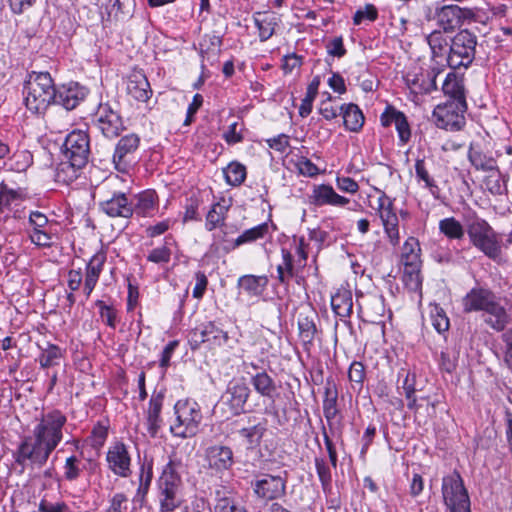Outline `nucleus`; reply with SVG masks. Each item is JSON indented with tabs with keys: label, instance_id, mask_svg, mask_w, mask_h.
Wrapping results in <instances>:
<instances>
[{
	"label": "nucleus",
	"instance_id": "nucleus-3",
	"mask_svg": "<svg viewBox=\"0 0 512 512\" xmlns=\"http://www.w3.org/2000/svg\"><path fill=\"white\" fill-rule=\"evenodd\" d=\"M175 418L170 432L178 438L194 437L200 428L203 415L200 405L193 399H180L174 405Z\"/></svg>",
	"mask_w": 512,
	"mask_h": 512
},
{
	"label": "nucleus",
	"instance_id": "nucleus-47",
	"mask_svg": "<svg viewBox=\"0 0 512 512\" xmlns=\"http://www.w3.org/2000/svg\"><path fill=\"white\" fill-rule=\"evenodd\" d=\"M323 412L328 423L334 420L338 414L337 391L329 382L327 383V386L325 388Z\"/></svg>",
	"mask_w": 512,
	"mask_h": 512
},
{
	"label": "nucleus",
	"instance_id": "nucleus-21",
	"mask_svg": "<svg viewBox=\"0 0 512 512\" xmlns=\"http://www.w3.org/2000/svg\"><path fill=\"white\" fill-rule=\"evenodd\" d=\"M482 317L485 324L497 332L503 331L510 322V315L497 296L492 299L482 312Z\"/></svg>",
	"mask_w": 512,
	"mask_h": 512
},
{
	"label": "nucleus",
	"instance_id": "nucleus-49",
	"mask_svg": "<svg viewBox=\"0 0 512 512\" xmlns=\"http://www.w3.org/2000/svg\"><path fill=\"white\" fill-rule=\"evenodd\" d=\"M297 172L305 177H316L320 174V169L307 157L299 154H294L290 159Z\"/></svg>",
	"mask_w": 512,
	"mask_h": 512
},
{
	"label": "nucleus",
	"instance_id": "nucleus-26",
	"mask_svg": "<svg viewBox=\"0 0 512 512\" xmlns=\"http://www.w3.org/2000/svg\"><path fill=\"white\" fill-rule=\"evenodd\" d=\"M106 253L103 250L96 252L86 265L83 291L88 298L95 288L106 262Z\"/></svg>",
	"mask_w": 512,
	"mask_h": 512
},
{
	"label": "nucleus",
	"instance_id": "nucleus-60",
	"mask_svg": "<svg viewBox=\"0 0 512 512\" xmlns=\"http://www.w3.org/2000/svg\"><path fill=\"white\" fill-rule=\"evenodd\" d=\"M13 163L10 164L12 170L25 171L32 163V155L28 151H20L13 155Z\"/></svg>",
	"mask_w": 512,
	"mask_h": 512
},
{
	"label": "nucleus",
	"instance_id": "nucleus-5",
	"mask_svg": "<svg viewBox=\"0 0 512 512\" xmlns=\"http://www.w3.org/2000/svg\"><path fill=\"white\" fill-rule=\"evenodd\" d=\"M117 178L105 180L99 188L103 199L99 201L98 207L101 212L111 218H130L133 216L132 201L126 193L117 191Z\"/></svg>",
	"mask_w": 512,
	"mask_h": 512
},
{
	"label": "nucleus",
	"instance_id": "nucleus-8",
	"mask_svg": "<svg viewBox=\"0 0 512 512\" xmlns=\"http://www.w3.org/2000/svg\"><path fill=\"white\" fill-rule=\"evenodd\" d=\"M467 104L465 98H450L433 110V118L438 128L459 131L465 125Z\"/></svg>",
	"mask_w": 512,
	"mask_h": 512
},
{
	"label": "nucleus",
	"instance_id": "nucleus-16",
	"mask_svg": "<svg viewBox=\"0 0 512 512\" xmlns=\"http://www.w3.org/2000/svg\"><path fill=\"white\" fill-rule=\"evenodd\" d=\"M250 388L244 379H232L222 396L234 415L244 412L245 404L250 395Z\"/></svg>",
	"mask_w": 512,
	"mask_h": 512
},
{
	"label": "nucleus",
	"instance_id": "nucleus-54",
	"mask_svg": "<svg viewBox=\"0 0 512 512\" xmlns=\"http://www.w3.org/2000/svg\"><path fill=\"white\" fill-rule=\"evenodd\" d=\"M442 89L445 96H464L465 93L463 80L453 73L447 75Z\"/></svg>",
	"mask_w": 512,
	"mask_h": 512
},
{
	"label": "nucleus",
	"instance_id": "nucleus-33",
	"mask_svg": "<svg viewBox=\"0 0 512 512\" xmlns=\"http://www.w3.org/2000/svg\"><path fill=\"white\" fill-rule=\"evenodd\" d=\"M266 432V422H259L253 426L243 427L237 433L246 449L253 451L259 447Z\"/></svg>",
	"mask_w": 512,
	"mask_h": 512
},
{
	"label": "nucleus",
	"instance_id": "nucleus-1",
	"mask_svg": "<svg viewBox=\"0 0 512 512\" xmlns=\"http://www.w3.org/2000/svg\"><path fill=\"white\" fill-rule=\"evenodd\" d=\"M67 417L60 410L41 414L33 427L32 434L23 437L13 458L22 469L43 467L51 453L63 440V429Z\"/></svg>",
	"mask_w": 512,
	"mask_h": 512
},
{
	"label": "nucleus",
	"instance_id": "nucleus-19",
	"mask_svg": "<svg viewBox=\"0 0 512 512\" xmlns=\"http://www.w3.org/2000/svg\"><path fill=\"white\" fill-rule=\"evenodd\" d=\"M205 460L210 469L221 473L233 466V451L228 446L212 445L205 450Z\"/></svg>",
	"mask_w": 512,
	"mask_h": 512
},
{
	"label": "nucleus",
	"instance_id": "nucleus-4",
	"mask_svg": "<svg viewBox=\"0 0 512 512\" xmlns=\"http://www.w3.org/2000/svg\"><path fill=\"white\" fill-rule=\"evenodd\" d=\"M465 224L470 241L476 248L493 260L500 257L497 235L487 221L471 212L465 215Z\"/></svg>",
	"mask_w": 512,
	"mask_h": 512
},
{
	"label": "nucleus",
	"instance_id": "nucleus-2",
	"mask_svg": "<svg viewBox=\"0 0 512 512\" xmlns=\"http://www.w3.org/2000/svg\"><path fill=\"white\" fill-rule=\"evenodd\" d=\"M180 460L170 457L158 479V500L161 512H173L182 504V479L178 472Z\"/></svg>",
	"mask_w": 512,
	"mask_h": 512
},
{
	"label": "nucleus",
	"instance_id": "nucleus-39",
	"mask_svg": "<svg viewBox=\"0 0 512 512\" xmlns=\"http://www.w3.org/2000/svg\"><path fill=\"white\" fill-rule=\"evenodd\" d=\"M222 40L216 35H205L199 43L202 67L206 61L217 59L221 51Z\"/></svg>",
	"mask_w": 512,
	"mask_h": 512
},
{
	"label": "nucleus",
	"instance_id": "nucleus-20",
	"mask_svg": "<svg viewBox=\"0 0 512 512\" xmlns=\"http://www.w3.org/2000/svg\"><path fill=\"white\" fill-rule=\"evenodd\" d=\"M213 512H248L236 493L227 486L220 485L214 491Z\"/></svg>",
	"mask_w": 512,
	"mask_h": 512
},
{
	"label": "nucleus",
	"instance_id": "nucleus-56",
	"mask_svg": "<svg viewBox=\"0 0 512 512\" xmlns=\"http://www.w3.org/2000/svg\"><path fill=\"white\" fill-rule=\"evenodd\" d=\"M403 281L410 290L420 289L422 285L420 267H404Z\"/></svg>",
	"mask_w": 512,
	"mask_h": 512
},
{
	"label": "nucleus",
	"instance_id": "nucleus-53",
	"mask_svg": "<svg viewBox=\"0 0 512 512\" xmlns=\"http://www.w3.org/2000/svg\"><path fill=\"white\" fill-rule=\"evenodd\" d=\"M95 305L99 309L101 320L110 328L115 329L118 322V312L113 305H108L102 300H97Z\"/></svg>",
	"mask_w": 512,
	"mask_h": 512
},
{
	"label": "nucleus",
	"instance_id": "nucleus-7",
	"mask_svg": "<svg viewBox=\"0 0 512 512\" xmlns=\"http://www.w3.org/2000/svg\"><path fill=\"white\" fill-rule=\"evenodd\" d=\"M477 37L467 29L460 30L450 41L447 64L452 69L467 68L475 58Z\"/></svg>",
	"mask_w": 512,
	"mask_h": 512
},
{
	"label": "nucleus",
	"instance_id": "nucleus-44",
	"mask_svg": "<svg viewBox=\"0 0 512 512\" xmlns=\"http://www.w3.org/2000/svg\"><path fill=\"white\" fill-rule=\"evenodd\" d=\"M299 337L305 347L313 343L317 332L314 318L302 313L298 317Z\"/></svg>",
	"mask_w": 512,
	"mask_h": 512
},
{
	"label": "nucleus",
	"instance_id": "nucleus-40",
	"mask_svg": "<svg viewBox=\"0 0 512 512\" xmlns=\"http://www.w3.org/2000/svg\"><path fill=\"white\" fill-rule=\"evenodd\" d=\"M40 350L37 360L41 368L58 365L64 356L63 350L55 344L48 343L46 347H40Z\"/></svg>",
	"mask_w": 512,
	"mask_h": 512
},
{
	"label": "nucleus",
	"instance_id": "nucleus-37",
	"mask_svg": "<svg viewBox=\"0 0 512 512\" xmlns=\"http://www.w3.org/2000/svg\"><path fill=\"white\" fill-rule=\"evenodd\" d=\"M281 254L282 263L277 266V278L281 284H288L289 280L296 276L301 269L297 268L290 251L282 249Z\"/></svg>",
	"mask_w": 512,
	"mask_h": 512
},
{
	"label": "nucleus",
	"instance_id": "nucleus-57",
	"mask_svg": "<svg viewBox=\"0 0 512 512\" xmlns=\"http://www.w3.org/2000/svg\"><path fill=\"white\" fill-rule=\"evenodd\" d=\"M348 377L355 389L357 386L358 390L362 388V384L365 378V368L361 362L354 361L351 363L348 371Z\"/></svg>",
	"mask_w": 512,
	"mask_h": 512
},
{
	"label": "nucleus",
	"instance_id": "nucleus-18",
	"mask_svg": "<svg viewBox=\"0 0 512 512\" xmlns=\"http://www.w3.org/2000/svg\"><path fill=\"white\" fill-rule=\"evenodd\" d=\"M308 199L309 203L316 207L325 205L344 207L350 202L347 197L339 195L334 188L328 184L314 185Z\"/></svg>",
	"mask_w": 512,
	"mask_h": 512
},
{
	"label": "nucleus",
	"instance_id": "nucleus-15",
	"mask_svg": "<svg viewBox=\"0 0 512 512\" xmlns=\"http://www.w3.org/2000/svg\"><path fill=\"white\" fill-rule=\"evenodd\" d=\"M228 340V333L216 326L214 322L197 327L189 334V343L193 350L198 349L204 343H208L210 346H222Z\"/></svg>",
	"mask_w": 512,
	"mask_h": 512
},
{
	"label": "nucleus",
	"instance_id": "nucleus-55",
	"mask_svg": "<svg viewBox=\"0 0 512 512\" xmlns=\"http://www.w3.org/2000/svg\"><path fill=\"white\" fill-rule=\"evenodd\" d=\"M315 467L322 489L326 493L331 490L332 475L327 462L323 458H315Z\"/></svg>",
	"mask_w": 512,
	"mask_h": 512
},
{
	"label": "nucleus",
	"instance_id": "nucleus-61",
	"mask_svg": "<svg viewBox=\"0 0 512 512\" xmlns=\"http://www.w3.org/2000/svg\"><path fill=\"white\" fill-rule=\"evenodd\" d=\"M395 128L398 132V136L400 141L405 144L409 141L411 136L410 127L407 121L406 116L404 113H400L399 115H396V121H395Z\"/></svg>",
	"mask_w": 512,
	"mask_h": 512
},
{
	"label": "nucleus",
	"instance_id": "nucleus-46",
	"mask_svg": "<svg viewBox=\"0 0 512 512\" xmlns=\"http://www.w3.org/2000/svg\"><path fill=\"white\" fill-rule=\"evenodd\" d=\"M439 231L449 239L460 240L464 237L463 225L454 217L444 218L439 221Z\"/></svg>",
	"mask_w": 512,
	"mask_h": 512
},
{
	"label": "nucleus",
	"instance_id": "nucleus-64",
	"mask_svg": "<svg viewBox=\"0 0 512 512\" xmlns=\"http://www.w3.org/2000/svg\"><path fill=\"white\" fill-rule=\"evenodd\" d=\"M415 172L416 176L419 180L425 183V186L430 188H437L434 180L430 177L429 172L426 168L425 161L423 159H418L415 163Z\"/></svg>",
	"mask_w": 512,
	"mask_h": 512
},
{
	"label": "nucleus",
	"instance_id": "nucleus-27",
	"mask_svg": "<svg viewBox=\"0 0 512 512\" xmlns=\"http://www.w3.org/2000/svg\"><path fill=\"white\" fill-rule=\"evenodd\" d=\"M133 214L141 217H152L158 210V197L154 190H145L133 196Z\"/></svg>",
	"mask_w": 512,
	"mask_h": 512
},
{
	"label": "nucleus",
	"instance_id": "nucleus-17",
	"mask_svg": "<svg viewBox=\"0 0 512 512\" xmlns=\"http://www.w3.org/2000/svg\"><path fill=\"white\" fill-rule=\"evenodd\" d=\"M47 216L40 211H31L29 213V238L32 243L41 247H50L52 244V236L50 231L47 230L48 226Z\"/></svg>",
	"mask_w": 512,
	"mask_h": 512
},
{
	"label": "nucleus",
	"instance_id": "nucleus-52",
	"mask_svg": "<svg viewBox=\"0 0 512 512\" xmlns=\"http://www.w3.org/2000/svg\"><path fill=\"white\" fill-rule=\"evenodd\" d=\"M469 160L471 164L478 170L490 171L496 166V162L493 158L486 156L479 150L470 149Z\"/></svg>",
	"mask_w": 512,
	"mask_h": 512
},
{
	"label": "nucleus",
	"instance_id": "nucleus-36",
	"mask_svg": "<svg viewBox=\"0 0 512 512\" xmlns=\"http://www.w3.org/2000/svg\"><path fill=\"white\" fill-rule=\"evenodd\" d=\"M340 113L343 116L344 125L348 130L352 132H357L362 128L364 124V116L357 105H341Z\"/></svg>",
	"mask_w": 512,
	"mask_h": 512
},
{
	"label": "nucleus",
	"instance_id": "nucleus-42",
	"mask_svg": "<svg viewBox=\"0 0 512 512\" xmlns=\"http://www.w3.org/2000/svg\"><path fill=\"white\" fill-rule=\"evenodd\" d=\"M267 283L266 276L244 275L238 280V285L251 296H259L264 291Z\"/></svg>",
	"mask_w": 512,
	"mask_h": 512
},
{
	"label": "nucleus",
	"instance_id": "nucleus-45",
	"mask_svg": "<svg viewBox=\"0 0 512 512\" xmlns=\"http://www.w3.org/2000/svg\"><path fill=\"white\" fill-rule=\"evenodd\" d=\"M84 468L85 464L82 459L77 455H71L65 459L63 465V477L68 482H74L79 479Z\"/></svg>",
	"mask_w": 512,
	"mask_h": 512
},
{
	"label": "nucleus",
	"instance_id": "nucleus-38",
	"mask_svg": "<svg viewBox=\"0 0 512 512\" xmlns=\"http://www.w3.org/2000/svg\"><path fill=\"white\" fill-rule=\"evenodd\" d=\"M254 22L258 28L260 40L266 41L275 32L277 17L272 13L258 12L254 16Z\"/></svg>",
	"mask_w": 512,
	"mask_h": 512
},
{
	"label": "nucleus",
	"instance_id": "nucleus-34",
	"mask_svg": "<svg viewBox=\"0 0 512 512\" xmlns=\"http://www.w3.org/2000/svg\"><path fill=\"white\" fill-rule=\"evenodd\" d=\"M420 243L417 238L410 236L403 243L401 249V263L403 267H420Z\"/></svg>",
	"mask_w": 512,
	"mask_h": 512
},
{
	"label": "nucleus",
	"instance_id": "nucleus-62",
	"mask_svg": "<svg viewBox=\"0 0 512 512\" xmlns=\"http://www.w3.org/2000/svg\"><path fill=\"white\" fill-rule=\"evenodd\" d=\"M128 509V498L124 493H116L109 501L105 512H126Z\"/></svg>",
	"mask_w": 512,
	"mask_h": 512
},
{
	"label": "nucleus",
	"instance_id": "nucleus-10",
	"mask_svg": "<svg viewBox=\"0 0 512 512\" xmlns=\"http://www.w3.org/2000/svg\"><path fill=\"white\" fill-rule=\"evenodd\" d=\"M95 118L98 128L107 138L117 137L123 129V123L118 112V103L115 99L99 103Z\"/></svg>",
	"mask_w": 512,
	"mask_h": 512
},
{
	"label": "nucleus",
	"instance_id": "nucleus-6",
	"mask_svg": "<svg viewBox=\"0 0 512 512\" xmlns=\"http://www.w3.org/2000/svg\"><path fill=\"white\" fill-rule=\"evenodd\" d=\"M441 493L447 512H470V499L460 474L456 471L442 478Z\"/></svg>",
	"mask_w": 512,
	"mask_h": 512
},
{
	"label": "nucleus",
	"instance_id": "nucleus-30",
	"mask_svg": "<svg viewBox=\"0 0 512 512\" xmlns=\"http://www.w3.org/2000/svg\"><path fill=\"white\" fill-rule=\"evenodd\" d=\"M163 406V395L153 394L149 400V406L146 412L147 431L150 436L155 437L161 427V410Z\"/></svg>",
	"mask_w": 512,
	"mask_h": 512
},
{
	"label": "nucleus",
	"instance_id": "nucleus-28",
	"mask_svg": "<svg viewBox=\"0 0 512 512\" xmlns=\"http://www.w3.org/2000/svg\"><path fill=\"white\" fill-rule=\"evenodd\" d=\"M21 201L22 197L16 190L9 189L3 183L0 184V224L8 220L12 216V212H14V217H18L16 207L20 205Z\"/></svg>",
	"mask_w": 512,
	"mask_h": 512
},
{
	"label": "nucleus",
	"instance_id": "nucleus-59",
	"mask_svg": "<svg viewBox=\"0 0 512 512\" xmlns=\"http://www.w3.org/2000/svg\"><path fill=\"white\" fill-rule=\"evenodd\" d=\"M39 512H73L71 507L63 500L49 501L42 499L38 505Z\"/></svg>",
	"mask_w": 512,
	"mask_h": 512
},
{
	"label": "nucleus",
	"instance_id": "nucleus-11",
	"mask_svg": "<svg viewBox=\"0 0 512 512\" xmlns=\"http://www.w3.org/2000/svg\"><path fill=\"white\" fill-rule=\"evenodd\" d=\"M476 13L470 8H461L458 5H444L436 8L434 19L443 32H451L460 27L466 20H475Z\"/></svg>",
	"mask_w": 512,
	"mask_h": 512
},
{
	"label": "nucleus",
	"instance_id": "nucleus-23",
	"mask_svg": "<svg viewBox=\"0 0 512 512\" xmlns=\"http://www.w3.org/2000/svg\"><path fill=\"white\" fill-rule=\"evenodd\" d=\"M495 296L488 288L474 287L462 299L463 310L466 313L483 312Z\"/></svg>",
	"mask_w": 512,
	"mask_h": 512
},
{
	"label": "nucleus",
	"instance_id": "nucleus-32",
	"mask_svg": "<svg viewBox=\"0 0 512 512\" xmlns=\"http://www.w3.org/2000/svg\"><path fill=\"white\" fill-rule=\"evenodd\" d=\"M331 307L341 319L349 318L353 309L352 292L346 288H339L331 297Z\"/></svg>",
	"mask_w": 512,
	"mask_h": 512
},
{
	"label": "nucleus",
	"instance_id": "nucleus-24",
	"mask_svg": "<svg viewBox=\"0 0 512 512\" xmlns=\"http://www.w3.org/2000/svg\"><path fill=\"white\" fill-rule=\"evenodd\" d=\"M232 198L220 196L211 205L206 215L205 228L207 231H214L225 224L227 213L232 206Z\"/></svg>",
	"mask_w": 512,
	"mask_h": 512
},
{
	"label": "nucleus",
	"instance_id": "nucleus-25",
	"mask_svg": "<svg viewBox=\"0 0 512 512\" xmlns=\"http://www.w3.org/2000/svg\"><path fill=\"white\" fill-rule=\"evenodd\" d=\"M140 139L136 134L122 137L115 148L113 161L118 170H125L130 163V156L138 149Z\"/></svg>",
	"mask_w": 512,
	"mask_h": 512
},
{
	"label": "nucleus",
	"instance_id": "nucleus-31",
	"mask_svg": "<svg viewBox=\"0 0 512 512\" xmlns=\"http://www.w3.org/2000/svg\"><path fill=\"white\" fill-rule=\"evenodd\" d=\"M426 39L431 49L433 60L438 64L443 61L447 63L450 43L444 33L440 30H434Z\"/></svg>",
	"mask_w": 512,
	"mask_h": 512
},
{
	"label": "nucleus",
	"instance_id": "nucleus-48",
	"mask_svg": "<svg viewBox=\"0 0 512 512\" xmlns=\"http://www.w3.org/2000/svg\"><path fill=\"white\" fill-rule=\"evenodd\" d=\"M175 240L172 236H166L164 244L161 247L153 249L147 256V260L156 264L168 263L171 258V247L175 245Z\"/></svg>",
	"mask_w": 512,
	"mask_h": 512
},
{
	"label": "nucleus",
	"instance_id": "nucleus-51",
	"mask_svg": "<svg viewBox=\"0 0 512 512\" xmlns=\"http://www.w3.org/2000/svg\"><path fill=\"white\" fill-rule=\"evenodd\" d=\"M430 318L433 327L438 333L446 332L449 329V318L444 309L438 304H430Z\"/></svg>",
	"mask_w": 512,
	"mask_h": 512
},
{
	"label": "nucleus",
	"instance_id": "nucleus-13",
	"mask_svg": "<svg viewBox=\"0 0 512 512\" xmlns=\"http://www.w3.org/2000/svg\"><path fill=\"white\" fill-rule=\"evenodd\" d=\"M287 479L280 475L262 474L252 483L253 491L258 498L275 500L286 494Z\"/></svg>",
	"mask_w": 512,
	"mask_h": 512
},
{
	"label": "nucleus",
	"instance_id": "nucleus-29",
	"mask_svg": "<svg viewBox=\"0 0 512 512\" xmlns=\"http://www.w3.org/2000/svg\"><path fill=\"white\" fill-rule=\"evenodd\" d=\"M269 229L270 226L266 222L247 229L232 242H227V244L223 246V251L228 253L244 244L253 243L259 239H263L269 233Z\"/></svg>",
	"mask_w": 512,
	"mask_h": 512
},
{
	"label": "nucleus",
	"instance_id": "nucleus-43",
	"mask_svg": "<svg viewBox=\"0 0 512 512\" xmlns=\"http://www.w3.org/2000/svg\"><path fill=\"white\" fill-rule=\"evenodd\" d=\"M150 91V84L141 72L132 73L126 82V92L130 96H146Z\"/></svg>",
	"mask_w": 512,
	"mask_h": 512
},
{
	"label": "nucleus",
	"instance_id": "nucleus-50",
	"mask_svg": "<svg viewBox=\"0 0 512 512\" xmlns=\"http://www.w3.org/2000/svg\"><path fill=\"white\" fill-rule=\"evenodd\" d=\"M223 173L227 184L231 186H239L246 178V168L238 162H231Z\"/></svg>",
	"mask_w": 512,
	"mask_h": 512
},
{
	"label": "nucleus",
	"instance_id": "nucleus-35",
	"mask_svg": "<svg viewBox=\"0 0 512 512\" xmlns=\"http://www.w3.org/2000/svg\"><path fill=\"white\" fill-rule=\"evenodd\" d=\"M86 163H78L71 159L62 161L56 168V181L63 184H69L75 181L80 174V170L85 167Z\"/></svg>",
	"mask_w": 512,
	"mask_h": 512
},
{
	"label": "nucleus",
	"instance_id": "nucleus-9",
	"mask_svg": "<svg viewBox=\"0 0 512 512\" xmlns=\"http://www.w3.org/2000/svg\"><path fill=\"white\" fill-rule=\"evenodd\" d=\"M375 210L388 242L393 247L398 246L400 243L399 217L396 213L393 199L382 193L377 199Z\"/></svg>",
	"mask_w": 512,
	"mask_h": 512
},
{
	"label": "nucleus",
	"instance_id": "nucleus-58",
	"mask_svg": "<svg viewBox=\"0 0 512 512\" xmlns=\"http://www.w3.org/2000/svg\"><path fill=\"white\" fill-rule=\"evenodd\" d=\"M23 104L32 115H41L51 104L46 98H23Z\"/></svg>",
	"mask_w": 512,
	"mask_h": 512
},
{
	"label": "nucleus",
	"instance_id": "nucleus-63",
	"mask_svg": "<svg viewBox=\"0 0 512 512\" xmlns=\"http://www.w3.org/2000/svg\"><path fill=\"white\" fill-rule=\"evenodd\" d=\"M399 378L403 377L402 388L405 393V397H410L412 394H415L416 388V376L414 373H411L405 369H401L398 373Z\"/></svg>",
	"mask_w": 512,
	"mask_h": 512
},
{
	"label": "nucleus",
	"instance_id": "nucleus-22",
	"mask_svg": "<svg viewBox=\"0 0 512 512\" xmlns=\"http://www.w3.org/2000/svg\"><path fill=\"white\" fill-rule=\"evenodd\" d=\"M28 96H56L51 75L48 72H32L24 84Z\"/></svg>",
	"mask_w": 512,
	"mask_h": 512
},
{
	"label": "nucleus",
	"instance_id": "nucleus-12",
	"mask_svg": "<svg viewBox=\"0 0 512 512\" xmlns=\"http://www.w3.org/2000/svg\"><path fill=\"white\" fill-rule=\"evenodd\" d=\"M131 455L128 447L121 441L112 443L106 452L108 469L116 476L128 478L132 474Z\"/></svg>",
	"mask_w": 512,
	"mask_h": 512
},
{
	"label": "nucleus",
	"instance_id": "nucleus-41",
	"mask_svg": "<svg viewBox=\"0 0 512 512\" xmlns=\"http://www.w3.org/2000/svg\"><path fill=\"white\" fill-rule=\"evenodd\" d=\"M251 384L255 391L262 397L273 398V394L276 391V385L274 380L265 371L256 373L251 378Z\"/></svg>",
	"mask_w": 512,
	"mask_h": 512
},
{
	"label": "nucleus",
	"instance_id": "nucleus-14",
	"mask_svg": "<svg viewBox=\"0 0 512 512\" xmlns=\"http://www.w3.org/2000/svg\"><path fill=\"white\" fill-rule=\"evenodd\" d=\"M63 152L66 159L87 164L90 154L87 132L79 129L70 132L65 138Z\"/></svg>",
	"mask_w": 512,
	"mask_h": 512
}]
</instances>
